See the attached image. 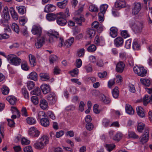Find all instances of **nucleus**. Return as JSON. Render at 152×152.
<instances>
[{
	"label": "nucleus",
	"instance_id": "1",
	"mask_svg": "<svg viewBox=\"0 0 152 152\" xmlns=\"http://www.w3.org/2000/svg\"><path fill=\"white\" fill-rule=\"evenodd\" d=\"M7 59L10 64L16 66L19 65L21 62V60L20 58L13 54L8 55Z\"/></svg>",
	"mask_w": 152,
	"mask_h": 152
},
{
	"label": "nucleus",
	"instance_id": "2",
	"mask_svg": "<svg viewBox=\"0 0 152 152\" xmlns=\"http://www.w3.org/2000/svg\"><path fill=\"white\" fill-rule=\"evenodd\" d=\"M132 30L135 33L140 32L144 27L143 23L141 22L136 21L131 25Z\"/></svg>",
	"mask_w": 152,
	"mask_h": 152
},
{
	"label": "nucleus",
	"instance_id": "3",
	"mask_svg": "<svg viewBox=\"0 0 152 152\" xmlns=\"http://www.w3.org/2000/svg\"><path fill=\"white\" fill-rule=\"evenodd\" d=\"M31 31L33 35L39 37L41 35L42 33V28L40 26L37 25H34L32 26Z\"/></svg>",
	"mask_w": 152,
	"mask_h": 152
},
{
	"label": "nucleus",
	"instance_id": "4",
	"mask_svg": "<svg viewBox=\"0 0 152 152\" xmlns=\"http://www.w3.org/2000/svg\"><path fill=\"white\" fill-rule=\"evenodd\" d=\"M28 134L33 137H38L40 134V132L36 128L33 127L29 129Z\"/></svg>",
	"mask_w": 152,
	"mask_h": 152
},
{
	"label": "nucleus",
	"instance_id": "5",
	"mask_svg": "<svg viewBox=\"0 0 152 152\" xmlns=\"http://www.w3.org/2000/svg\"><path fill=\"white\" fill-rule=\"evenodd\" d=\"M45 41V37L44 36L39 37L37 38V41L35 42V45L37 48H39L41 47L44 44Z\"/></svg>",
	"mask_w": 152,
	"mask_h": 152
},
{
	"label": "nucleus",
	"instance_id": "6",
	"mask_svg": "<svg viewBox=\"0 0 152 152\" xmlns=\"http://www.w3.org/2000/svg\"><path fill=\"white\" fill-rule=\"evenodd\" d=\"M47 99L50 104H52L56 102L57 98L54 93L50 92L47 96Z\"/></svg>",
	"mask_w": 152,
	"mask_h": 152
},
{
	"label": "nucleus",
	"instance_id": "7",
	"mask_svg": "<svg viewBox=\"0 0 152 152\" xmlns=\"http://www.w3.org/2000/svg\"><path fill=\"white\" fill-rule=\"evenodd\" d=\"M114 6L117 10L126 6V2L124 0H118L115 2Z\"/></svg>",
	"mask_w": 152,
	"mask_h": 152
},
{
	"label": "nucleus",
	"instance_id": "8",
	"mask_svg": "<svg viewBox=\"0 0 152 152\" xmlns=\"http://www.w3.org/2000/svg\"><path fill=\"white\" fill-rule=\"evenodd\" d=\"M145 132L140 138V142L142 144H144L147 142L148 140V129L146 130Z\"/></svg>",
	"mask_w": 152,
	"mask_h": 152
},
{
	"label": "nucleus",
	"instance_id": "9",
	"mask_svg": "<svg viewBox=\"0 0 152 152\" xmlns=\"http://www.w3.org/2000/svg\"><path fill=\"white\" fill-rule=\"evenodd\" d=\"M47 34L49 37V40L50 42L53 41L54 38L56 39L59 37L58 33L55 31H52L51 33L48 32Z\"/></svg>",
	"mask_w": 152,
	"mask_h": 152
},
{
	"label": "nucleus",
	"instance_id": "10",
	"mask_svg": "<svg viewBox=\"0 0 152 152\" xmlns=\"http://www.w3.org/2000/svg\"><path fill=\"white\" fill-rule=\"evenodd\" d=\"M3 15L4 16V18L5 19L4 22L5 23V25H7V21H8L10 18V16L9 15L8 9L7 7H4L3 10Z\"/></svg>",
	"mask_w": 152,
	"mask_h": 152
},
{
	"label": "nucleus",
	"instance_id": "11",
	"mask_svg": "<svg viewBox=\"0 0 152 152\" xmlns=\"http://www.w3.org/2000/svg\"><path fill=\"white\" fill-rule=\"evenodd\" d=\"M94 42L97 45H103L104 42V39L102 37L96 35L95 38Z\"/></svg>",
	"mask_w": 152,
	"mask_h": 152
},
{
	"label": "nucleus",
	"instance_id": "12",
	"mask_svg": "<svg viewBox=\"0 0 152 152\" xmlns=\"http://www.w3.org/2000/svg\"><path fill=\"white\" fill-rule=\"evenodd\" d=\"M56 22L57 24L61 26H64L67 23V21L65 18L60 15L58 16L56 19Z\"/></svg>",
	"mask_w": 152,
	"mask_h": 152
},
{
	"label": "nucleus",
	"instance_id": "13",
	"mask_svg": "<svg viewBox=\"0 0 152 152\" xmlns=\"http://www.w3.org/2000/svg\"><path fill=\"white\" fill-rule=\"evenodd\" d=\"M141 9V4L140 3L134 4V7L132 10V13L134 15L137 14Z\"/></svg>",
	"mask_w": 152,
	"mask_h": 152
},
{
	"label": "nucleus",
	"instance_id": "14",
	"mask_svg": "<svg viewBox=\"0 0 152 152\" xmlns=\"http://www.w3.org/2000/svg\"><path fill=\"white\" fill-rule=\"evenodd\" d=\"M125 66V65L124 63L122 61H120L116 65V71L118 72H122L124 69Z\"/></svg>",
	"mask_w": 152,
	"mask_h": 152
},
{
	"label": "nucleus",
	"instance_id": "15",
	"mask_svg": "<svg viewBox=\"0 0 152 152\" xmlns=\"http://www.w3.org/2000/svg\"><path fill=\"white\" fill-rule=\"evenodd\" d=\"M114 45L116 47H121L122 46L124 43V39L121 37H118L115 39L114 41Z\"/></svg>",
	"mask_w": 152,
	"mask_h": 152
},
{
	"label": "nucleus",
	"instance_id": "16",
	"mask_svg": "<svg viewBox=\"0 0 152 152\" xmlns=\"http://www.w3.org/2000/svg\"><path fill=\"white\" fill-rule=\"evenodd\" d=\"M56 7L55 6L52 4H48L46 5L44 8V12L48 13L50 12H52L56 10Z\"/></svg>",
	"mask_w": 152,
	"mask_h": 152
},
{
	"label": "nucleus",
	"instance_id": "17",
	"mask_svg": "<svg viewBox=\"0 0 152 152\" xmlns=\"http://www.w3.org/2000/svg\"><path fill=\"white\" fill-rule=\"evenodd\" d=\"M58 13L56 14L53 13H49L47 14L46 17L47 19L49 21H53L57 19Z\"/></svg>",
	"mask_w": 152,
	"mask_h": 152
},
{
	"label": "nucleus",
	"instance_id": "18",
	"mask_svg": "<svg viewBox=\"0 0 152 152\" xmlns=\"http://www.w3.org/2000/svg\"><path fill=\"white\" fill-rule=\"evenodd\" d=\"M149 102L152 104V94L150 96L146 95L143 97V104L144 105L146 106Z\"/></svg>",
	"mask_w": 152,
	"mask_h": 152
},
{
	"label": "nucleus",
	"instance_id": "19",
	"mask_svg": "<svg viewBox=\"0 0 152 152\" xmlns=\"http://www.w3.org/2000/svg\"><path fill=\"white\" fill-rule=\"evenodd\" d=\"M40 122L41 125L45 127H47L50 125L49 120L46 118H42L40 120Z\"/></svg>",
	"mask_w": 152,
	"mask_h": 152
},
{
	"label": "nucleus",
	"instance_id": "20",
	"mask_svg": "<svg viewBox=\"0 0 152 152\" xmlns=\"http://www.w3.org/2000/svg\"><path fill=\"white\" fill-rule=\"evenodd\" d=\"M42 92L44 94H46L50 91V88L48 85L44 84L42 85L40 87Z\"/></svg>",
	"mask_w": 152,
	"mask_h": 152
},
{
	"label": "nucleus",
	"instance_id": "21",
	"mask_svg": "<svg viewBox=\"0 0 152 152\" xmlns=\"http://www.w3.org/2000/svg\"><path fill=\"white\" fill-rule=\"evenodd\" d=\"M39 105L41 108L42 109L44 110L47 109L48 103L45 99H41L40 101Z\"/></svg>",
	"mask_w": 152,
	"mask_h": 152
},
{
	"label": "nucleus",
	"instance_id": "22",
	"mask_svg": "<svg viewBox=\"0 0 152 152\" xmlns=\"http://www.w3.org/2000/svg\"><path fill=\"white\" fill-rule=\"evenodd\" d=\"M45 145L42 142H41L38 140L36 141L34 145L35 148L39 149H43Z\"/></svg>",
	"mask_w": 152,
	"mask_h": 152
},
{
	"label": "nucleus",
	"instance_id": "23",
	"mask_svg": "<svg viewBox=\"0 0 152 152\" xmlns=\"http://www.w3.org/2000/svg\"><path fill=\"white\" fill-rule=\"evenodd\" d=\"M29 62L32 67L34 66L36 64L35 57L32 54L28 55Z\"/></svg>",
	"mask_w": 152,
	"mask_h": 152
},
{
	"label": "nucleus",
	"instance_id": "24",
	"mask_svg": "<svg viewBox=\"0 0 152 152\" xmlns=\"http://www.w3.org/2000/svg\"><path fill=\"white\" fill-rule=\"evenodd\" d=\"M110 35L113 38H115L118 35V29L115 27H112L110 28Z\"/></svg>",
	"mask_w": 152,
	"mask_h": 152
},
{
	"label": "nucleus",
	"instance_id": "25",
	"mask_svg": "<svg viewBox=\"0 0 152 152\" xmlns=\"http://www.w3.org/2000/svg\"><path fill=\"white\" fill-rule=\"evenodd\" d=\"M125 110L126 113L129 115L134 114V111L132 107L129 104H126L125 106Z\"/></svg>",
	"mask_w": 152,
	"mask_h": 152
},
{
	"label": "nucleus",
	"instance_id": "26",
	"mask_svg": "<svg viewBox=\"0 0 152 152\" xmlns=\"http://www.w3.org/2000/svg\"><path fill=\"white\" fill-rule=\"evenodd\" d=\"M37 74L35 72H33L29 74L28 76V78L37 81Z\"/></svg>",
	"mask_w": 152,
	"mask_h": 152
},
{
	"label": "nucleus",
	"instance_id": "27",
	"mask_svg": "<svg viewBox=\"0 0 152 152\" xmlns=\"http://www.w3.org/2000/svg\"><path fill=\"white\" fill-rule=\"evenodd\" d=\"M10 11L11 16L13 19L15 20H18V16L14 8L12 7L10 9Z\"/></svg>",
	"mask_w": 152,
	"mask_h": 152
},
{
	"label": "nucleus",
	"instance_id": "28",
	"mask_svg": "<svg viewBox=\"0 0 152 152\" xmlns=\"http://www.w3.org/2000/svg\"><path fill=\"white\" fill-rule=\"evenodd\" d=\"M74 19L75 23L79 26H81L82 22H84L85 20L84 18L82 16H80L79 18L75 17Z\"/></svg>",
	"mask_w": 152,
	"mask_h": 152
},
{
	"label": "nucleus",
	"instance_id": "29",
	"mask_svg": "<svg viewBox=\"0 0 152 152\" xmlns=\"http://www.w3.org/2000/svg\"><path fill=\"white\" fill-rule=\"evenodd\" d=\"M38 140L41 142H42L45 145L48 143V136L45 135H43L41 137L39 138Z\"/></svg>",
	"mask_w": 152,
	"mask_h": 152
},
{
	"label": "nucleus",
	"instance_id": "30",
	"mask_svg": "<svg viewBox=\"0 0 152 152\" xmlns=\"http://www.w3.org/2000/svg\"><path fill=\"white\" fill-rule=\"evenodd\" d=\"M39 76L41 79L43 81H47L50 79V76L48 73H41L40 74Z\"/></svg>",
	"mask_w": 152,
	"mask_h": 152
},
{
	"label": "nucleus",
	"instance_id": "31",
	"mask_svg": "<svg viewBox=\"0 0 152 152\" xmlns=\"http://www.w3.org/2000/svg\"><path fill=\"white\" fill-rule=\"evenodd\" d=\"M101 99L105 104H107L110 103L111 100L109 98L106 96L104 94H102L100 96Z\"/></svg>",
	"mask_w": 152,
	"mask_h": 152
},
{
	"label": "nucleus",
	"instance_id": "32",
	"mask_svg": "<svg viewBox=\"0 0 152 152\" xmlns=\"http://www.w3.org/2000/svg\"><path fill=\"white\" fill-rule=\"evenodd\" d=\"M87 35H89V37L92 38L95 36L96 31L92 28H88L87 31Z\"/></svg>",
	"mask_w": 152,
	"mask_h": 152
},
{
	"label": "nucleus",
	"instance_id": "33",
	"mask_svg": "<svg viewBox=\"0 0 152 152\" xmlns=\"http://www.w3.org/2000/svg\"><path fill=\"white\" fill-rule=\"evenodd\" d=\"M6 99L12 105H15L17 101L16 99L13 96H8L7 97Z\"/></svg>",
	"mask_w": 152,
	"mask_h": 152
},
{
	"label": "nucleus",
	"instance_id": "34",
	"mask_svg": "<svg viewBox=\"0 0 152 152\" xmlns=\"http://www.w3.org/2000/svg\"><path fill=\"white\" fill-rule=\"evenodd\" d=\"M143 109L141 107H137L136 108L137 113L140 117L143 118L145 115L143 111Z\"/></svg>",
	"mask_w": 152,
	"mask_h": 152
},
{
	"label": "nucleus",
	"instance_id": "35",
	"mask_svg": "<svg viewBox=\"0 0 152 152\" xmlns=\"http://www.w3.org/2000/svg\"><path fill=\"white\" fill-rule=\"evenodd\" d=\"M74 41V38L73 37H71L66 40L64 43V45L66 46V48H68L71 46L72 44Z\"/></svg>",
	"mask_w": 152,
	"mask_h": 152
},
{
	"label": "nucleus",
	"instance_id": "36",
	"mask_svg": "<svg viewBox=\"0 0 152 152\" xmlns=\"http://www.w3.org/2000/svg\"><path fill=\"white\" fill-rule=\"evenodd\" d=\"M132 48L134 50H140V45L139 44L137 40L135 39L134 40L132 44Z\"/></svg>",
	"mask_w": 152,
	"mask_h": 152
},
{
	"label": "nucleus",
	"instance_id": "37",
	"mask_svg": "<svg viewBox=\"0 0 152 152\" xmlns=\"http://www.w3.org/2000/svg\"><path fill=\"white\" fill-rule=\"evenodd\" d=\"M113 97L115 99H117L119 96V92L118 87L116 86L113 90L112 92Z\"/></svg>",
	"mask_w": 152,
	"mask_h": 152
},
{
	"label": "nucleus",
	"instance_id": "38",
	"mask_svg": "<svg viewBox=\"0 0 152 152\" xmlns=\"http://www.w3.org/2000/svg\"><path fill=\"white\" fill-rule=\"evenodd\" d=\"M122 136L121 133L118 132L112 138L115 141H118L121 139Z\"/></svg>",
	"mask_w": 152,
	"mask_h": 152
},
{
	"label": "nucleus",
	"instance_id": "39",
	"mask_svg": "<svg viewBox=\"0 0 152 152\" xmlns=\"http://www.w3.org/2000/svg\"><path fill=\"white\" fill-rule=\"evenodd\" d=\"M67 1L66 0H64L61 2H58L57 3V6L61 8H64L67 5Z\"/></svg>",
	"mask_w": 152,
	"mask_h": 152
},
{
	"label": "nucleus",
	"instance_id": "40",
	"mask_svg": "<svg viewBox=\"0 0 152 152\" xmlns=\"http://www.w3.org/2000/svg\"><path fill=\"white\" fill-rule=\"evenodd\" d=\"M140 80L142 83L145 86L148 87L151 84L150 81L147 79H142L141 78Z\"/></svg>",
	"mask_w": 152,
	"mask_h": 152
},
{
	"label": "nucleus",
	"instance_id": "41",
	"mask_svg": "<svg viewBox=\"0 0 152 152\" xmlns=\"http://www.w3.org/2000/svg\"><path fill=\"white\" fill-rule=\"evenodd\" d=\"M146 74L147 70L145 69L143 67H140L138 75L141 77H144L146 76Z\"/></svg>",
	"mask_w": 152,
	"mask_h": 152
},
{
	"label": "nucleus",
	"instance_id": "42",
	"mask_svg": "<svg viewBox=\"0 0 152 152\" xmlns=\"http://www.w3.org/2000/svg\"><path fill=\"white\" fill-rule=\"evenodd\" d=\"M58 15H59L62 16L64 18H65L69 16L70 14L69 12L68 8H66V9L64 13L63 12H60L58 13Z\"/></svg>",
	"mask_w": 152,
	"mask_h": 152
},
{
	"label": "nucleus",
	"instance_id": "43",
	"mask_svg": "<svg viewBox=\"0 0 152 152\" xmlns=\"http://www.w3.org/2000/svg\"><path fill=\"white\" fill-rule=\"evenodd\" d=\"M26 121L28 124L30 125L34 124L36 122L35 118L31 117H28L26 119Z\"/></svg>",
	"mask_w": 152,
	"mask_h": 152
},
{
	"label": "nucleus",
	"instance_id": "44",
	"mask_svg": "<svg viewBox=\"0 0 152 152\" xmlns=\"http://www.w3.org/2000/svg\"><path fill=\"white\" fill-rule=\"evenodd\" d=\"M145 124L142 123H138L137 126V130L140 132H141L145 128Z\"/></svg>",
	"mask_w": 152,
	"mask_h": 152
},
{
	"label": "nucleus",
	"instance_id": "45",
	"mask_svg": "<svg viewBox=\"0 0 152 152\" xmlns=\"http://www.w3.org/2000/svg\"><path fill=\"white\" fill-rule=\"evenodd\" d=\"M41 91L40 88H36L33 91L31 92V94L32 95H35L37 96H39L40 95Z\"/></svg>",
	"mask_w": 152,
	"mask_h": 152
},
{
	"label": "nucleus",
	"instance_id": "46",
	"mask_svg": "<svg viewBox=\"0 0 152 152\" xmlns=\"http://www.w3.org/2000/svg\"><path fill=\"white\" fill-rule=\"evenodd\" d=\"M104 147L108 151L111 152L115 147V145L113 144H107L104 145Z\"/></svg>",
	"mask_w": 152,
	"mask_h": 152
},
{
	"label": "nucleus",
	"instance_id": "47",
	"mask_svg": "<svg viewBox=\"0 0 152 152\" xmlns=\"http://www.w3.org/2000/svg\"><path fill=\"white\" fill-rule=\"evenodd\" d=\"M35 85L34 83L32 81H29L27 82V86L29 90L33 89Z\"/></svg>",
	"mask_w": 152,
	"mask_h": 152
},
{
	"label": "nucleus",
	"instance_id": "48",
	"mask_svg": "<svg viewBox=\"0 0 152 152\" xmlns=\"http://www.w3.org/2000/svg\"><path fill=\"white\" fill-rule=\"evenodd\" d=\"M128 135L129 137L134 139H137L139 138V136L133 131L129 132Z\"/></svg>",
	"mask_w": 152,
	"mask_h": 152
},
{
	"label": "nucleus",
	"instance_id": "49",
	"mask_svg": "<svg viewBox=\"0 0 152 152\" xmlns=\"http://www.w3.org/2000/svg\"><path fill=\"white\" fill-rule=\"evenodd\" d=\"M18 12L21 14H23L26 12V8L24 6H20L17 7Z\"/></svg>",
	"mask_w": 152,
	"mask_h": 152
},
{
	"label": "nucleus",
	"instance_id": "50",
	"mask_svg": "<svg viewBox=\"0 0 152 152\" xmlns=\"http://www.w3.org/2000/svg\"><path fill=\"white\" fill-rule=\"evenodd\" d=\"M108 7V5L107 4H103L102 5L100 8V13L104 14Z\"/></svg>",
	"mask_w": 152,
	"mask_h": 152
},
{
	"label": "nucleus",
	"instance_id": "51",
	"mask_svg": "<svg viewBox=\"0 0 152 152\" xmlns=\"http://www.w3.org/2000/svg\"><path fill=\"white\" fill-rule=\"evenodd\" d=\"M11 28L15 32L18 33L19 32L18 26L15 23H13L11 26Z\"/></svg>",
	"mask_w": 152,
	"mask_h": 152
},
{
	"label": "nucleus",
	"instance_id": "52",
	"mask_svg": "<svg viewBox=\"0 0 152 152\" xmlns=\"http://www.w3.org/2000/svg\"><path fill=\"white\" fill-rule=\"evenodd\" d=\"M22 69L24 70L27 71L29 69V67L28 66L27 63L26 61H23L21 64Z\"/></svg>",
	"mask_w": 152,
	"mask_h": 152
},
{
	"label": "nucleus",
	"instance_id": "53",
	"mask_svg": "<svg viewBox=\"0 0 152 152\" xmlns=\"http://www.w3.org/2000/svg\"><path fill=\"white\" fill-rule=\"evenodd\" d=\"M11 110L13 114L17 115V117H20V112L16 107H11Z\"/></svg>",
	"mask_w": 152,
	"mask_h": 152
},
{
	"label": "nucleus",
	"instance_id": "54",
	"mask_svg": "<svg viewBox=\"0 0 152 152\" xmlns=\"http://www.w3.org/2000/svg\"><path fill=\"white\" fill-rule=\"evenodd\" d=\"M70 73L72 77H76L79 73V69L77 68H75L72 71H71Z\"/></svg>",
	"mask_w": 152,
	"mask_h": 152
},
{
	"label": "nucleus",
	"instance_id": "55",
	"mask_svg": "<svg viewBox=\"0 0 152 152\" xmlns=\"http://www.w3.org/2000/svg\"><path fill=\"white\" fill-rule=\"evenodd\" d=\"M22 94L24 96L26 99H28L29 98V95L28 93L26 88H23L22 89Z\"/></svg>",
	"mask_w": 152,
	"mask_h": 152
},
{
	"label": "nucleus",
	"instance_id": "56",
	"mask_svg": "<svg viewBox=\"0 0 152 152\" xmlns=\"http://www.w3.org/2000/svg\"><path fill=\"white\" fill-rule=\"evenodd\" d=\"M89 10L92 12H96L98 11V8L94 5L91 4L89 7Z\"/></svg>",
	"mask_w": 152,
	"mask_h": 152
},
{
	"label": "nucleus",
	"instance_id": "57",
	"mask_svg": "<svg viewBox=\"0 0 152 152\" xmlns=\"http://www.w3.org/2000/svg\"><path fill=\"white\" fill-rule=\"evenodd\" d=\"M2 94L4 95H7L9 92L8 88L6 86H3L1 89Z\"/></svg>",
	"mask_w": 152,
	"mask_h": 152
},
{
	"label": "nucleus",
	"instance_id": "58",
	"mask_svg": "<svg viewBox=\"0 0 152 152\" xmlns=\"http://www.w3.org/2000/svg\"><path fill=\"white\" fill-rule=\"evenodd\" d=\"M84 68L86 70L87 73L91 72L93 70L92 66L90 64L84 67Z\"/></svg>",
	"mask_w": 152,
	"mask_h": 152
},
{
	"label": "nucleus",
	"instance_id": "59",
	"mask_svg": "<svg viewBox=\"0 0 152 152\" xmlns=\"http://www.w3.org/2000/svg\"><path fill=\"white\" fill-rule=\"evenodd\" d=\"M96 46L94 44L90 45L87 48V50L89 52H94L96 50Z\"/></svg>",
	"mask_w": 152,
	"mask_h": 152
},
{
	"label": "nucleus",
	"instance_id": "60",
	"mask_svg": "<svg viewBox=\"0 0 152 152\" xmlns=\"http://www.w3.org/2000/svg\"><path fill=\"white\" fill-rule=\"evenodd\" d=\"M21 142L22 145H26L29 144L30 141L25 138H23L21 140Z\"/></svg>",
	"mask_w": 152,
	"mask_h": 152
},
{
	"label": "nucleus",
	"instance_id": "61",
	"mask_svg": "<svg viewBox=\"0 0 152 152\" xmlns=\"http://www.w3.org/2000/svg\"><path fill=\"white\" fill-rule=\"evenodd\" d=\"M31 100L35 105L37 104L39 102L38 97L36 96H32L31 98Z\"/></svg>",
	"mask_w": 152,
	"mask_h": 152
},
{
	"label": "nucleus",
	"instance_id": "62",
	"mask_svg": "<svg viewBox=\"0 0 152 152\" xmlns=\"http://www.w3.org/2000/svg\"><path fill=\"white\" fill-rule=\"evenodd\" d=\"M57 59V57L55 55H51L49 58V60L50 63L53 64Z\"/></svg>",
	"mask_w": 152,
	"mask_h": 152
},
{
	"label": "nucleus",
	"instance_id": "63",
	"mask_svg": "<svg viewBox=\"0 0 152 152\" xmlns=\"http://www.w3.org/2000/svg\"><path fill=\"white\" fill-rule=\"evenodd\" d=\"M28 19L26 18H23L20 20V25L23 26L27 22Z\"/></svg>",
	"mask_w": 152,
	"mask_h": 152
},
{
	"label": "nucleus",
	"instance_id": "64",
	"mask_svg": "<svg viewBox=\"0 0 152 152\" xmlns=\"http://www.w3.org/2000/svg\"><path fill=\"white\" fill-rule=\"evenodd\" d=\"M121 36L126 38L129 36V34L128 33L127 31L126 30L123 31H122L121 33Z\"/></svg>",
	"mask_w": 152,
	"mask_h": 152
}]
</instances>
